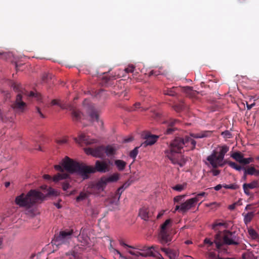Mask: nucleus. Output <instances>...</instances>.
Wrapping results in <instances>:
<instances>
[{"instance_id":"c03bdc74","label":"nucleus","mask_w":259,"mask_h":259,"mask_svg":"<svg viewBox=\"0 0 259 259\" xmlns=\"http://www.w3.org/2000/svg\"><path fill=\"white\" fill-rule=\"evenodd\" d=\"M217 168H213L210 172L212 173L213 176H218L220 174V170L218 169H216Z\"/></svg>"},{"instance_id":"473e14b6","label":"nucleus","mask_w":259,"mask_h":259,"mask_svg":"<svg viewBox=\"0 0 259 259\" xmlns=\"http://www.w3.org/2000/svg\"><path fill=\"white\" fill-rule=\"evenodd\" d=\"M223 187L226 189H229L232 190H237L239 188V186L236 184H232L230 185H223Z\"/></svg>"},{"instance_id":"8fccbe9b","label":"nucleus","mask_w":259,"mask_h":259,"mask_svg":"<svg viewBox=\"0 0 259 259\" xmlns=\"http://www.w3.org/2000/svg\"><path fill=\"white\" fill-rule=\"evenodd\" d=\"M240 164H242V165H247V164H249V161L247 159V158H244L243 157Z\"/></svg>"},{"instance_id":"f3484780","label":"nucleus","mask_w":259,"mask_h":259,"mask_svg":"<svg viewBox=\"0 0 259 259\" xmlns=\"http://www.w3.org/2000/svg\"><path fill=\"white\" fill-rule=\"evenodd\" d=\"M159 238L160 242L162 244H166L171 241L169 235L166 230H161Z\"/></svg>"},{"instance_id":"2eb2a0df","label":"nucleus","mask_w":259,"mask_h":259,"mask_svg":"<svg viewBox=\"0 0 259 259\" xmlns=\"http://www.w3.org/2000/svg\"><path fill=\"white\" fill-rule=\"evenodd\" d=\"M87 112L92 120L99 121V114L93 105H89L87 107Z\"/></svg>"},{"instance_id":"6e6552de","label":"nucleus","mask_w":259,"mask_h":259,"mask_svg":"<svg viewBox=\"0 0 259 259\" xmlns=\"http://www.w3.org/2000/svg\"><path fill=\"white\" fill-rule=\"evenodd\" d=\"M85 153L88 155H91L94 157L101 158L105 154V146H100L96 148H87L84 149Z\"/></svg>"},{"instance_id":"09e8293b","label":"nucleus","mask_w":259,"mask_h":259,"mask_svg":"<svg viewBox=\"0 0 259 259\" xmlns=\"http://www.w3.org/2000/svg\"><path fill=\"white\" fill-rule=\"evenodd\" d=\"M128 252L129 253H130L131 254L133 255H136V256L141 255V256H144L143 253L139 252H137V253H135V252H134L132 250H129Z\"/></svg>"},{"instance_id":"13d9d810","label":"nucleus","mask_w":259,"mask_h":259,"mask_svg":"<svg viewBox=\"0 0 259 259\" xmlns=\"http://www.w3.org/2000/svg\"><path fill=\"white\" fill-rule=\"evenodd\" d=\"M207 206H214L215 207H219L220 206V204L217 203V202L211 203L207 205Z\"/></svg>"},{"instance_id":"e2e57ef3","label":"nucleus","mask_w":259,"mask_h":259,"mask_svg":"<svg viewBox=\"0 0 259 259\" xmlns=\"http://www.w3.org/2000/svg\"><path fill=\"white\" fill-rule=\"evenodd\" d=\"M164 211L162 210L160 212L157 216V219H159L164 214Z\"/></svg>"},{"instance_id":"72a5a7b5","label":"nucleus","mask_w":259,"mask_h":259,"mask_svg":"<svg viewBox=\"0 0 259 259\" xmlns=\"http://www.w3.org/2000/svg\"><path fill=\"white\" fill-rule=\"evenodd\" d=\"M244 170H245V175H254L255 174V168L254 167H249L248 169H246L244 167Z\"/></svg>"},{"instance_id":"052dcab7","label":"nucleus","mask_w":259,"mask_h":259,"mask_svg":"<svg viewBox=\"0 0 259 259\" xmlns=\"http://www.w3.org/2000/svg\"><path fill=\"white\" fill-rule=\"evenodd\" d=\"M178 210L179 212H181V204L180 205H177L175 209L174 212Z\"/></svg>"},{"instance_id":"0e129e2a","label":"nucleus","mask_w":259,"mask_h":259,"mask_svg":"<svg viewBox=\"0 0 259 259\" xmlns=\"http://www.w3.org/2000/svg\"><path fill=\"white\" fill-rule=\"evenodd\" d=\"M133 140V138L132 137H131L130 138L125 139L124 141V142L127 143V142H131Z\"/></svg>"},{"instance_id":"69168bd1","label":"nucleus","mask_w":259,"mask_h":259,"mask_svg":"<svg viewBox=\"0 0 259 259\" xmlns=\"http://www.w3.org/2000/svg\"><path fill=\"white\" fill-rule=\"evenodd\" d=\"M69 188V184H64L63 185V189L64 190H66Z\"/></svg>"},{"instance_id":"79ce46f5","label":"nucleus","mask_w":259,"mask_h":259,"mask_svg":"<svg viewBox=\"0 0 259 259\" xmlns=\"http://www.w3.org/2000/svg\"><path fill=\"white\" fill-rule=\"evenodd\" d=\"M206 193H205V192H201V193H199V194H197L196 195V196L195 197H194V198H196V199L197 200L196 201V203L198 201H199V199H200V198L201 197H203V196H205V195H206Z\"/></svg>"},{"instance_id":"ea45409f","label":"nucleus","mask_w":259,"mask_h":259,"mask_svg":"<svg viewBox=\"0 0 259 259\" xmlns=\"http://www.w3.org/2000/svg\"><path fill=\"white\" fill-rule=\"evenodd\" d=\"M135 68V67L133 65H130L124 69V71L126 73H132L134 71Z\"/></svg>"},{"instance_id":"f257e3e1","label":"nucleus","mask_w":259,"mask_h":259,"mask_svg":"<svg viewBox=\"0 0 259 259\" xmlns=\"http://www.w3.org/2000/svg\"><path fill=\"white\" fill-rule=\"evenodd\" d=\"M110 161L108 163L104 161L97 160L95 167L86 165L85 164L75 161L66 156L63 159L60 164L54 165V168L57 170L62 173H58L53 177V181L58 182L61 180L66 179L68 178L69 175L63 173L64 169L70 173H76L85 180L89 177V175L96 171L105 173L110 170Z\"/></svg>"},{"instance_id":"2f4dec72","label":"nucleus","mask_w":259,"mask_h":259,"mask_svg":"<svg viewBox=\"0 0 259 259\" xmlns=\"http://www.w3.org/2000/svg\"><path fill=\"white\" fill-rule=\"evenodd\" d=\"M253 217V212H248L245 214L244 219V221L245 224H247L250 222Z\"/></svg>"},{"instance_id":"b1692460","label":"nucleus","mask_w":259,"mask_h":259,"mask_svg":"<svg viewBox=\"0 0 259 259\" xmlns=\"http://www.w3.org/2000/svg\"><path fill=\"white\" fill-rule=\"evenodd\" d=\"M231 157L240 163L244 157V155L240 152H235L231 155Z\"/></svg>"},{"instance_id":"20e7f679","label":"nucleus","mask_w":259,"mask_h":259,"mask_svg":"<svg viewBox=\"0 0 259 259\" xmlns=\"http://www.w3.org/2000/svg\"><path fill=\"white\" fill-rule=\"evenodd\" d=\"M44 195L35 190H31L26 195L22 193L15 199L16 203L20 207H31L35 203L42 201Z\"/></svg>"},{"instance_id":"aec40b11","label":"nucleus","mask_w":259,"mask_h":259,"mask_svg":"<svg viewBox=\"0 0 259 259\" xmlns=\"http://www.w3.org/2000/svg\"><path fill=\"white\" fill-rule=\"evenodd\" d=\"M116 148L113 145L105 146V153L107 156H111L115 154Z\"/></svg>"},{"instance_id":"774afa93","label":"nucleus","mask_w":259,"mask_h":259,"mask_svg":"<svg viewBox=\"0 0 259 259\" xmlns=\"http://www.w3.org/2000/svg\"><path fill=\"white\" fill-rule=\"evenodd\" d=\"M43 177L45 179H46V180L51 179V177L49 175H44Z\"/></svg>"},{"instance_id":"49530a36","label":"nucleus","mask_w":259,"mask_h":259,"mask_svg":"<svg viewBox=\"0 0 259 259\" xmlns=\"http://www.w3.org/2000/svg\"><path fill=\"white\" fill-rule=\"evenodd\" d=\"M208 257L209 259H218L219 257L217 256L215 253L210 252L208 253Z\"/></svg>"},{"instance_id":"4c0bfd02","label":"nucleus","mask_w":259,"mask_h":259,"mask_svg":"<svg viewBox=\"0 0 259 259\" xmlns=\"http://www.w3.org/2000/svg\"><path fill=\"white\" fill-rule=\"evenodd\" d=\"M51 104H52V105H58L62 108H65L63 105H62L60 100H57V99L53 100L51 102Z\"/></svg>"},{"instance_id":"4468645a","label":"nucleus","mask_w":259,"mask_h":259,"mask_svg":"<svg viewBox=\"0 0 259 259\" xmlns=\"http://www.w3.org/2000/svg\"><path fill=\"white\" fill-rule=\"evenodd\" d=\"M75 141L78 143H84L86 144H92L97 142V140L95 139H91L89 136L84 134H81L79 136L78 138L75 139Z\"/></svg>"},{"instance_id":"0eeeda50","label":"nucleus","mask_w":259,"mask_h":259,"mask_svg":"<svg viewBox=\"0 0 259 259\" xmlns=\"http://www.w3.org/2000/svg\"><path fill=\"white\" fill-rule=\"evenodd\" d=\"M73 233L72 230H65L60 231L59 234L55 236L54 240V244L57 246L63 244L69 243Z\"/></svg>"},{"instance_id":"f03ea898","label":"nucleus","mask_w":259,"mask_h":259,"mask_svg":"<svg viewBox=\"0 0 259 259\" xmlns=\"http://www.w3.org/2000/svg\"><path fill=\"white\" fill-rule=\"evenodd\" d=\"M211 131H205L199 133H191L190 134V137L187 136L184 138H176L170 143L169 149L166 151L167 157L173 164L183 166L185 161L180 154L184 146L188 147L187 150H193L195 148L196 142L192 138L198 139L208 137L211 136Z\"/></svg>"},{"instance_id":"c756f323","label":"nucleus","mask_w":259,"mask_h":259,"mask_svg":"<svg viewBox=\"0 0 259 259\" xmlns=\"http://www.w3.org/2000/svg\"><path fill=\"white\" fill-rule=\"evenodd\" d=\"M139 147H135L133 150H132L130 153V157H131L132 158H133L134 159V160H135V158H136L138 154V152H139Z\"/></svg>"},{"instance_id":"338daca9","label":"nucleus","mask_w":259,"mask_h":259,"mask_svg":"<svg viewBox=\"0 0 259 259\" xmlns=\"http://www.w3.org/2000/svg\"><path fill=\"white\" fill-rule=\"evenodd\" d=\"M130 185V183H125L121 187H123V190L127 188Z\"/></svg>"},{"instance_id":"864d4df0","label":"nucleus","mask_w":259,"mask_h":259,"mask_svg":"<svg viewBox=\"0 0 259 259\" xmlns=\"http://www.w3.org/2000/svg\"><path fill=\"white\" fill-rule=\"evenodd\" d=\"M204 243L209 244V246L212 245L213 242L208 238L205 239L204 241Z\"/></svg>"},{"instance_id":"a19ab883","label":"nucleus","mask_w":259,"mask_h":259,"mask_svg":"<svg viewBox=\"0 0 259 259\" xmlns=\"http://www.w3.org/2000/svg\"><path fill=\"white\" fill-rule=\"evenodd\" d=\"M254 255L251 253H244L242 255L243 259H252Z\"/></svg>"},{"instance_id":"bb28decb","label":"nucleus","mask_w":259,"mask_h":259,"mask_svg":"<svg viewBox=\"0 0 259 259\" xmlns=\"http://www.w3.org/2000/svg\"><path fill=\"white\" fill-rule=\"evenodd\" d=\"M224 226L225 228L227 227V225L225 223L222 222H218L216 221L212 225V229L214 231H219V227Z\"/></svg>"},{"instance_id":"e433bc0d","label":"nucleus","mask_w":259,"mask_h":259,"mask_svg":"<svg viewBox=\"0 0 259 259\" xmlns=\"http://www.w3.org/2000/svg\"><path fill=\"white\" fill-rule=\"evenodd\" d=\"M123 187H119L116 191L115 194V195H114V198L115 199H117L118 200L120 198V195L121 194V193H122L123 192Z\"/></svg>"},{"instance_id":"6ab92c4d","label":"nucleus","mask_w":259,"mask_h":259,"mask_svg":"<svg viewBox=\"0 0 259 259\" xmlns=\"http://www.w3.org/2000/svg\"><path fill=\"white\" fill-rule=\"evenodd\" d=\"M161 250L168 256L169 259H177L178 256V254L175 250L168 249L165 248H161Z\"/></svg>"},{"instance_id":"9b49d317","label":"nucleus","mask_w":259,"mask_h":259,"mask_svg":"<svg viewBox=\"0 0 259 259\" xmlns=\"http://www.w3.org/2000/svg\"><path fill=\"white\" fill-rule=\"evenodd\" d=\"M196 198H191L187 200L181 204V212L184 213L196 205Z\"/></svg>"},{"instance_id":"f704fd0d","label":"nucleus","mask_w":259,"mask_h":259,"mask_svg":"<svg viewBox=\"0 0 259 259\" xmlns=\"http://www.w3.org/2000/svg\"><path fill=\"white\" fill-rule=\"evenodd\" d=\"M171 221L170 219L166 220L163 224H162L161 226V230H166V229L168 227V226L171 224Z\"/></svg>"},{"instance_id":"f8f14e48","label":"nucleus","mask_w":259,"mask_h":259,"mask_svg":"<svg viewBox=\"0 0 259 259\" xmlns=\"http://www.w3.org/2000/svg\"><path fill=\"white\" fill-rule=\"evenodd\" d=\"M259 187L258 181H254L250 183H245L243 185V188L244 192L247 196L251 195V193L249 191L250 189H252Z\"/></svg>"},{"instance_id":"7ed1b4c3","label":"nucleus","mask_w":259,"mask_h":259,"mask_svg":"<svg viewBox=\"0 0 259 259\" xmlns=\"http://www.w3.org/2000/svg\"><path fill=\"white\" fill-rule=\"evenodd\" d=\"M12 87L15 92H20L17 95L15 101L11 105L12 108L17 113L23 112L26 107V104L22 101V94L26 95L29 99H35L38 102L41 101L42 98L40 94L31 91L27 94L26 93H24L22 91V88L21 84L17 82H13Z\"/></svg>"},{"instance_id":"6e6d98bb","label":"nucleus","mask_w":259,"mask_h":259,"mask_svg":"<svg viewBox=\"0 0 259 259\" xmlns=\"http://www.w3.org/2000/svg\"><path fill=\"white\" fill-rule=\"evenodd\" d=\"M36 109H37V112L39 114L40 116L41 117V118H45V115L42 113V112H41L40 111V109L38 108V107H36Z\"/></svg>"},{"instance_id":"393cba45","label":"nucleus","mask_w":259,"mask_h":259,"mask_svg":"<svg viewBox=\"0 0 259 259\" xmlns=\"http://www.w3.org/2000/svg\"><path fill=\"white\" fill-rule=\"evenodd\" d=\"M114 163L119 171L124 170L126 165V163L122 160H116Z\"/></svg>"},{"instance_id":"c9c22d12","label":"nucleus","mask_w":259,"mask_h":259,"mask_svg":"<svg viewBox=\"0 0 259 259\" xmlns=\"http://www.w3.org/2000/svg\"><path fill=\"white\" fill-rule=\"evenodd\" d=\"M248 233L252 239H255L258 237V235L256 231L252 229L248 230Z\"/></svg>"},{"instance_id":"ddd939ff","label":"nucleus","mask_w":259,"mask_h":259,"mask_svg":"<svg viewBox=\"0 0 259 259\" xmlns=\"http://www.w3.org/2000/svg\"><path fill=\"white\" fill-rule=\"evenodd\" d=\"M178 122V120L176 119H170L169 121H166L167 127L165 134L167 135L172 134L178 129L177 127H175L176 123Z\"/></svg>"},{"instance_id":"58836bf2","label":"nucleus","mask_w":259,"mask_h":259,"mask_svg":"<svg viewBox=\"0 0 259 259\" xmlns=\"http://www.w3.org/2000/svg\"><path fill=\"white\" fill-rule=\"evenodd\" d=\"M48 195L57 196L58 195V192L54 189L49 187L48 189Z\"/></svg>"},{"instance_id":"a18cd8bd","label":"nucleus","mask_w":259,"mask_h":259,"mask_svg":"<svg viewBox=\"0 0 259 259\" xmlns=\"http://www.w3.org/2000/svg\"><path fill=\"white\" fill-rule=\"evenodd\" d=\"M140 103L138 102V103H136L133 107H132L131 108V109L130 110L131 111H135L138 108H140Z\"/></svg>"},{"instance_id":"680f3d73","label":"nucleus","mask_w":259,"mask_h":259,"mask_svg":"<svg viewBox=\"0 0 259 259\" xmlns=\"http://www.w3.org/2000/svg\"><path fill=\"white\" fill-rule=\"evenodd\" d=\"M255 105V103H253L251 104H247V110L251 109Z\"/></svg>"},{"instance_id":"37998d69","label":"nucleus","mask_w":259,"mask_h":259,"mask_svg":"<svg viewBox=\"0 0 259 259\" xmlns=\"http://www.w3.org/2000/svg\"><path fill=\"white\" fill-rule=\"evenodd\" d=\"M222 135L225 138H231L232 137L231 133L229 131H226L222 133Z\"/></svg>"},{"instance_id":"de8ad7c7","label":"nucleus","mask_w":259,"mask_h":259,"mask_svg":"<svg viewBox=\"0 0 259 259\" xmlns=\"http://www.w3.org/2000/svg\"><path fill=\"white\" fill-rule=\"evenodd\" d=\"M160 74L159 71L152 70L149 72V76L155 75L157 76Z\"/></svg>"},{"instance_id":"5fc2aeb1","label":"nucleus","mask_w":259,"mask_h":259,"mask_svg":"<svg viewBox=\"0 0 259 259\" xmlns=\"http://www.w3.org/2000/svg\"><path fill=\"white\" fill-rule=\"evenodd\" d=\"M120 244L124 247H127L131 248H134V247L128 245L123 242V241H120Z\"/></svg>"},{"instance_id":"7c9ffc66","label":"nucleus","mask_w":259,"mask_h":259,"mask_svg":"<svg viewBox=\"0 0 259 259\" xmlns=\"http://www.w3.org/2000/svg\"><path fill=\"white\" fill-rule=\"evenodd\" d=\"M88 196V194L87 193L81 192L79 195L76 197V201L79 202L86 199Z\"/></svg>"},{"instance_id":"bf43d9fd","label":"nucleus","mask_w":259,"mask_h":259,"mask_svg":"<svg viewBox=\"0 0 259 259\" xmlns=\"http://www.w3.org/2000/svg\"><path fill=\"white\" fill-rule=\"evenodd\" d=\"M223 187V185H222L221 184H219L218 185H217L216 186H215L214 187V189L215 190V191H219L220 190L222 187Z\"/></svg>"},{"instance_id":"4be33fe9","label":"nucleus","mask_w":259,"mask_h":259,"mask_svg":"<svg viewBox=\"0 0 259 259\" xmlns=\"http://www.w3.org/2000/svg\"><path fill=\"white\" fill-rule=\"evenodd\" d=\"M119 175L117 173L113 174L109 177H103L106 182L108 184L109 183H113L117 181L119 179Z\"/></svg>"},{"instance_id":"603ef678","label":"nucleus","mask_w":259,"mask_h":259,"mask_svg":"<svg viewBox=\"0 0 259 259\" xmlns=\"http://www.w3.org/2000/svg\"><path fill=\"white\" fill-rule=\"evenodd\" d=\"M183 197V196H177L174 198V201L176 202H178L181 200Z\"/></svg>"},{"instance_id":"412c9836","label":"nucleus","mask_w":259,"mask_h":259,"mask_svg":"<svg viewBox=\"0 0 259 259\" xmlns=\"http://www.w3.org/2000/svg\"><path fill=\"white\" fill-rule=\"evenodd\" d=\"M66 255L69 256L68 259H81L80 253L75 249L66 253Z\"/></svg>"},{"instance_id":"cd10ccee","label":"nucleus","mask_w":259,"mask_h":259,"mask_svg":"<svg viewBox=\"0 0 259 259\" xmlns=\"http://www.w3.org/2000/svg\"><path fill=\"white\" fill-rule=\"evenodd\" d=\"M186 183H183V184H178L173 187L172 189L177 191L181 192L186 188Z\"/></svg>"},{"instance_id":"3c124183","label":"nucleus","mask_w":259,"mask_h":259,"mask_svg":"<svg viewBox=\"0 0 259 259\" xmlns=\"http://www.w3.org/2000/svg\"><path fill=\"white\" fill-rule=\"evenodd\" d=\"M237 205V202H235L234 203H233L231 205H230L229 206H228V208L230 209V210H234L235 207H236V206Z\"/></svg>"},{"instance_id":"423d86ee","label":"nucleus","mask_w":259,"mask_h":259,"mask_svg":"<svg viewBox=\"0 0 259 259\" xmlns=\"http://www.w3.org/2000/svg\"><path fill=\"white\" fill-rule=\"evenodd\" d=\"M216 235L215 244L218 249H221L224 244L226 245H238L239 244L238 237L235 232L225 230L224 231L223 241L219 240L221 236V232Z\"/></svg>"},{"instance_id":"1a4fd4ad","label":"nucleus","mask_w":259,"mask_h":259,"mask_svg":"<svg viewBox=\"0 0 259 259\" xmlns=\"http://www.w3.org/2000/svg\"><path fill=\"white\" fill-rule=\"evenodd\" d=\"M154 212L153 208L144 206L140 209L139 214L142 219L148 221L152 218Z\"/></svg>"},{"instance_id":"dca6fc26","label":"nucleus","mask_w":259,"mask_h":259,"mask_svg":"<svg viewBox=\"0 0 259 259\" xmlns=\"http://www.w3.org/2000/svg\"><path fill=\"white\" fill-rule=\"evenodd\" d=\"M67 109L71 111V114L74 120L78 121L81 119L82 113L79 110L71 105H69Z\"/></svg>"},{"instance_id":"a211bd4d","label":"nucleus","mask_w":259,"mask_h":259,"mask_svg":"<svg viewBox=\"0 0 259 259\" xmlns=\"http://www.w3.org/2000/svg\"><path fill=\"white\" fill-rule=\"evenodd\" d=\"M107 184L106 182L104 177H102L98 182L95 185L94 187L99 192L103 191L106 188Z\"/></svg>"},{"instance_id":"39448f33","label":"nucleus","mask_w":259,"mask_h":259,"mask_svg":"<svg viewBox=\"0 0 259 259\" xmlns=\"http://www.w3.org/2000/svg\"><path fill=\"white\" fill-rule=\"evenodd\" d=\"M229 148L227 145H224L220 147L219 152L216 150H213L212 153L207 156V160L213 168H218L222 167L224 165L223 160L225 155L228 152Z\"/></svg>"},{"instance_id":"5701e85b","label":"nucleus","mask_w":259,"mask_h":259,"mask_svg":"<svg viewBox=\"0 0 259 259\" xmlns=\"http://www.w3.org/2000/svg\"><path fill=\"white\" fill-rule=\"evenodd\" d=\"M179 89L177 87H173L170 89H167L163 90V94L170 96H175L177 94Z\"/></svg>"},{"instance_id":"c85d7f7f","label":"nucleus","mask_w":259,"mask_h":259,"mask_svg":"<svg viewBox=\"0 0 259 259\" xmlns=\"http://www.w3.org/2000/svg\"><path fill=\"white\" fill-rule=\"evenodd\" d=\"M53 77L52 74L50 73H45L42 76V80L45 82H48L50 80L52 79Z\"/></svg>"},{"instance_id":"a878e982","label":"nucleus","mask_w":259,"mask_h":259,"mask_svg":"<svg viewBox=\"0 0 259 259\" xmlns=\"http://www.w3.org/2000/svg\"><path fill=\"white\" fill-rule=\"evenodd\" d=\"M228 163L230 167L236 169V170L241 171L242 169H244V167L238 165L234 162L229 161Z\"/></svg>"},{"instance_id":"4d7b16f0","label":"nucleus","mask_w":259,"mask_h":259,"mask_svg":"<svg viewBox=\"0 0 259 259\" xmlns=\"http://www.w3.org/2000/svg\"><path fill=\"white\" fill-rule=\"evenodd\" d=\"M36 109H37V112L39 114L40 116L41 117V118H45V115L42 113V112H41L40 111V109L38 108V107H36Z\"/></svg>"},{"instance_id":"9d476101","label":"nucleus","mask_w":259,"mask_h":259,"mask_svg":"<svg viewBox=\"0 0 259 259\" xmlns=\"http://www.w3.org/2000/svg\"><path fill=\"white\" fill-rule=\"evenodd\" d=\"M158 136L151 134L150 133H146L144 135L145 141L141 144V146L146 147L148 145H152L158 138Z\"/></svg>"}]
</instances>
